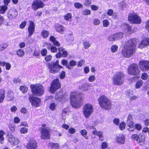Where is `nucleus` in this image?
<instances>
[{"mask_svg": "<svg viewBox=\"0 0 149 149\" xmlns=\"http://www.w3.org/2000/svg\"><path fill=\"white\" fill-rule=\"evenodd\" d=\"M134 41V39H131L125 43L122 51V54L124 57H130L135 52L136 45Z\"/></svg>", "mask_w": 149, "mask_h": 149, "instance_id": "nucleus-1", "label": "nucleus"}, {"mask_svg": "<svg viewBox=\"0 0 149 149\" xmlns=\"http://www.w3.org/2000/svg\"><path fill=\"white\" fill-rule=\"evenodd\" d=\"M80 95L77 92H73L71 93L70 99L71 104L74 108L79 107L81 105V101L80 98Z\"/></svg>", "mask_w": 149, "mask_h": 149, "instance_id": "nucleus-2", "label": "nucleus"}, {"mask_svg": "<svg viewBox=\"0 0 149 149\" xmlns=\"http://www.w3.org/2000/svg\"><path fill=\"white\" fill-rule=\"evenodd\" d=\"M98 101L100 106L102 108L108 110L111 107V103L110 100L104 95H102L100 96L98 99Z\"/></svg>", "mask_w": 149, "mask_h": 149, "instance_id": "nucleus-3", "label": "nucleus"}, {"mask_svg": "<svg viewBox=\"0 0 149 149\" xmlns=\"http://www.w3.org/2000/svg\"><path fill=\"white\" fill-rule=\"evenodd\" d=\"M125 75L121 72H118L114 74L112 78L113 84L116 85L120 86L124 82Z\"/></svg>", "mask_w": 149, "mask_h": 149, "instance_id": "nucleus-4", "label": "nucleus"}, {"mask_svg": "<svg viewBox=\"0 0 149 149\" xmlns=\"http://www.w3.org/2000/svg\"><path fill=\"white\" fill-rule=\"evenodd\" d=\"M30 87L32 93L35 95L40 96L44 93V88L41 84L31 85Z\"/></svg>", "mask_w": 149, "mask_h": 149, "instance_id": "nucleus-5", "label": "nucleus"}, {"mask_svg": "<svg viewBox=\"0 0 149 149\" xmlns=\"http://www.w3.org/2000/svg\"><path fill=\"white\" fill-rule=\"evenodd\" d=\"M48 68L50 72L55 73L58 72L63 67L59 64V61L57 60L55 63L51 62L47 64Z\"/></svg>", "mask_w": 149, "mask_h": 149, "instance_id": "nucleus-6", "label": "nucleus"}, {"mask_svg": "<svg viewBox=\"0 0 149 149\" xmlns=\"http://www.w3.org/2000/svg\"><path fill=\"white\" fill-rule=\"evenodd\" d=\"M128 19L130 22L132 24H139L141 22L140 17L134 12L131 13L129 14Z\"/></svg>", "mask_w": 149, "mask_h": 149, "instance_id": "nucleus-7", "label": "nucleus"}, {"mask_svg": "<svg viewBox=\"0 0 149 149\" xmlns=\"http://www.w3.org/2000/svg\"><path fill=\"white\" fill-rule=\"evenodd\" d=\"M93 111V105L90 103L85 104L83 107V112L85 117L88 118L92 114Z\"/></svg>", "mask_w": 149, "mask_h": 149, "instance_id": "nucleus-8", "label": "nucleus"}, {"mask_svg": "<svg viewBox=\"0 0 149 149\" xmlns=\"http://www.w3.org/2000/svg\"><path fill=\"white\" fill-rule=\"evenodd\" d=\"M127 72L129 74L136 75L139 74L140 71L137 64H132L128 68Z\"/></svg>", "mask_w": 149, "mask_h": 149, "instance_id": "nucleus-9", "label": "nucleus"}, {"mask_svg": "<svg viewBox=\"0 0 149 149\" xmlns=\"http://www.w3.org/2000/svg\"><path fill=\"white\" fill-rule=\"evenodd\" d=\"M126 124L127 129L128 130L130 131H133L135 130V125L133 121L132 116L131 114H129L127 116Z\"/></svg>", "mask_w": 149, "mask_h": 149, "instance_id": "nucleus-10", "label": "nucleus"}, {"mask_svg": "<svg viewBox=\"0 0 149 149\" xmlns=\"http://www.w3.org/2000/svg\"><path fill=\"white\" fill-rule=\"evenodd\" d=\"M61 86V84L59 79H54L51 83L50 91L52 93H54L57 89L60 88Z\"/></svg>", "mask_w": 149, "mask_h": 149, "instance_id": "nucleus-11", "label": "nucleus"}, {"mask_svg": "<svg viewBox=\"0 0 149 149\" xmlns=\"http://www.w3.org/2000/svg\"><path fill=\"white\" fill-rule=\"evenodd\" d=\"M40 137L42 139H48L50 137L49 129L48 127H41L40 129Z\"/></svg>", "mask_w": 149, "mask_h": 149, "instance_id": "nucleus-12", "label": "nucleus"}, {"mask_svg": "<svg viewBox=\"0 0 149 149\" xmlns=\"http://www.w3.org/2000/svg\"><path fill=\"white\" fill-rule=\"evenodd\" d=\"M29 100L32 106L33 107H37L39 106L40 104V99L38 97H34L33 95H29Z\"/></svg>", "mask_w": 149, "mask_h": 149, "instance_id": "nucleus-13", "label": "nucleus"}, {"mask_svg": "<svg viewBox=\"0 0 149 149\" xmlns=\"http://www.w3.org/2000/svg\"><path fill=\"white\" fill-rule=\"evenodd\" d=\"M44 6V3L41 1L35 0L33 1L32 8L34 10H37L39 8H43Z\"/></svg>", "mask_w": 149, "mask_h": 149, "instance_id": "nucleus-14", "label": "nucleus"}, {"mask_svg": "<svg viewBox=\"0 0 149 149\" xmlns=\"http://www.w3.org/2000/svg\"><path fill=\"white\" fill-rule=\"evenodd\" d=\"M139 66L143 71H146L149 70V61H141L139 63Z\"/></svg>", "mask_w": 149, "mask_h": 149, "instance_id": "nucleus-15", "label": "nucleus"}, {"mask_svg": "<svg viewBox=\"0 0 149 149\" xmlns=\"http://www.w3.org/2000/svg\"><path fill=\"white\" fill-rule=\"evenodd\" d=\"M58 52L56 54V57L57 58H60L62 57H66L68 56V52L63 47H60L58 49Z\"/></svg>", "mask_w": 149, "mask_h": 149, "instance_id": "nucleus-16", "label": "nucleus"}, {"mask_svg": "<svg viewBox=\"0 0 149 149\" xmlns=\"http://www.w3.org/2000/svg\"><path fill=\"white\" fill-rule=\"evenodd\" d=\"M8 141L11 145H15L17 144L19 142V140L16 137L12 135H8L7 136Z\"/></svg>", "mask_w": 149, "mask_h": 149, "instance_id": "nucleus-17", "label": "nucleus"}, {"mask_svg": "<svg viewBox=\"0 0 149 149\" xmlns=\"http://www.w3.org/2000/svg\"><path fill=\"white\" fill-rule=\"evenodd\" d=\"M149 45V38H144L138 45V47L140 49Z\"/></svg>", "mask_w": 149, "mask_h": 149, "instance_id": "nucleus-18", "label": "nucleus"}, {"mask_svg": "<svg viewBox=\"0 0 149 149\" xmlns=\"http://www.w3.org/2000/svg\"><path fill=\"white\" fill-rule=\"evenodd\" d=\"M116 141L119 144H123L124 143L125 140V136L122 134L117 135L115 137Z\"/></svg>", "mask_w": 149, "mask_h": 149, "instance_id": "nucleus-19", "label": "nucleus"}, {"mask_svg": "<svg viewBox=\"0 0 149 149\" xmlns=\"http://www.w3.org/2000/svg\"><path fill=\"white\" fill-rule=\"evenodd\" d=\"M68 99V96L67 94L64 95H61L59 94H56L55 96V99L56 101L60 102H64Z\"/></svg>", "mask_w": 149, "mask_h": 149, "instance_id": "nucleus-20", "label": "nucleus"}, {"mask_svg": "<svg viewBox=\"0 0 149 149\" xmlns=\"http://www.w3.org/2000/svg\"><path fill=\"white\" fill-rule=\"evenodd\" d=\"M37 143L36 141L34 139L31 140L26 146L27 149H36L37 147Z\"/></svg>", "mask_w": 149, "mask_h": 149, "instance_id": "nucleus-21", "label": "nucleus"}, {"mask_svg": "<svg viewBox=\"0 0 149 149\" xmlns=\"http://www.w3.org/2000/svg\"><path fill=\"white\" fill-rule=\"evenodd\" d=\"M30 25L28 28V36L31 37L35 31V25L34 23L31 21H29Z\"/></svg>", "mask_w": 149, "mask_h": 149, "instance_id": "nucleus-22", "label": "nucleus"}, {"mask_svg": "<svg viewBox=\"0 0 149 149\" xmlns=\"http://www.w3.org/2000/svg\"><path fill=\"white\" fill-rule=\"evenodd\" d=\"M17 14V12L16 9H11L8 12V16L10 19H14L16 18Z\"/></svg>", "mask_w": 149, "mask_h": 149, "instance_id": "nucleus-23", "label": "nucleus"}, {"mask_svg": "<svg viewBox=\"0 0 149 149\" xmlns=\"http://www.w3.org/2000/svg\"><path fill=\"white\" fill-rule=\"evenodd\" d=\"M55 28L56 31L63 34L65 29V27L61 25L57 24L55 25Z\"/></svg>", "mask_w": 149, "mask_h": 149, "instance_id": "nucleus-24", "label": "nucleus"}, {"mask_svg": "<svg viewBox=\"0 0 149 149\" xmlns=\"http://www.w3.org/2000/svg\"><path fill=\"white\" fill-rule=\"evenodd\" d=\"M65 38L67 41L70 43H71L73 41L74 38L72 32H70L65 35Z\"/></svg>", "mask_w": 149, "mask_h": 149, "instance_id": "nucleus-25", "label": "nucleus"}, {"mask_svg": "<svg viewBox=\"0 0 149 149\" xmlns=\"http://www.w3.org/2000/svg\"><path fill=\"white\" fill-rule=\"evenodd\" d=\"M124 26L125 29L124 31L125 33H126L127 34H130L134 32V30L131 29V27L128 24H124Z\"/></svg>", "mask_w": 149, "mask_h": 149, "instance_id": "nucleus-26", "label": "nucleus"}, {"mask_svg": "<svg viewBox=\"0 0 149 149\" xmlns=\"http://www.w3.org/2000/svg\"><path fill=\"white\" fill-rule=\"evenodd\" d=\"M145 139V137L144 135L139 134L138 139H136V141L139 145H142L144 144Z\"/></svg>", "mask_w": 149, "mask_h": 149, "instance_id": "nucleus-27", "label": "nucleus"}, {"mask_svg": "<svg viewBox=\"0 0 149 149\" xmlns=\"http://www.w3.org/2000/svg\"><path fill=\"white\" fill-rule=\"evenodd\" d=\"M88 129H92L93 134L98 136L99 137L102 135L103 133L101 132H98L96 131L95 129L93 126H89L87 127Z\"/></svg>", "mask_w": 149, "mask_h": 149, "instance_id": "nucleus-28", "label": "nucleus"}, {"mask_svg": "<svg viewBox=\"0 0 149 149\" xmlns=\"http://www.w3.org/2000/svg\"><path fill=\"white\" fill-rule=\"evenodd\" d=\"M50 40L53 43V44L54 45L56 46H60L61 45V44L59 42L56 40L55 38L53 36H52L50 38Z\"/></svg>", "mask_w": 149, "mask_h": 149, "instance_id": "nucleus-29", "label": "nucleus"}, {"mask_svg": "<svg viewBox=\"0 0 149 149\" xmlns=\"http://www.w3.org/2000/svg\"><path fill=\"white\" fill-rule=\"evenodd\" d=\"M90 87V85L86 83L84 84L81 86H80L79 88L80 89L83 91H86L89 89Z\"/></svg>", "mask_w": 149, "mask_h": 149, "instance_id": "nucleus-30", "label": "nucleus"}, {"mask_svg": "<svg viewBox=\"0 0 149 149\" xmlns=\"http://www.w3.org/2000/svg\"><path fill=\"white\" fill-rule=\"evenodd\" d=\"M77 64L76 62L74 60H72L70 61L69 63L67 65L66 68L69 69H71L72 67L75 66Z\"/></svg>", "mask_w": 149, "mask_h": 149, "instance_id": "nucleus-31", "label": "nucleus"}, {"mask_svg": "<svg viewBox=\"0 0 149 149\" xmlns=\"http://www.w3.org/2000/svg\"><path fill=\"white\" fill-rule=\"evenodd\" d=\"M47 48L48 50H50L52 53H56L57 52V48L53 45H49L48 46Z\"/></svg>", "mask_w": 149, "mask_h": 149, "instance_id": "nucleus-32", "label": "nucleus"}, {"mask_svg": "<svg viewBox=\"0 0 149 149\" xmlns=\"http://www.w3.org/2000/svg\"><path fill=\"white\" fill-rule=\"evenodd\" d=\"M83 45L84 47L86 49H88L91 46V44L90 42L88 40L83 41Z\"/></svg>", "mask_w": 149, "mask_h": 149, "instance_id": "nucleus-33", "label": "nucleus"}, {"mask_svg": "<svg viewBox=\"0 0 149 149\" xmlns=\"http://www.w3.org/2000/svg\"><path fill=\"white\" fill-rule=\"evenodd\" d=\"M24 51L21 49H19L16 51L17 55L19 57H22L24 54Z\"/></svg>", "mask_w": 149, "mask_h": 149, "instance_id": "nucleus-34", "label": "nucleus"}, {"mask_svg": "<svg viewBox=\"0 0 149 149\" xmlns=\"http://www.w3.org/2000/svg\"><path fill=\"white\" fill-rule=\"evenodd\" d=\"M8 100L10 101L13 100L14 98V94L12 92L9 91L8 92L7 96Z\"/></svg>", "mask_w": 149, "mask_h": 149, "instance_id": "nucleus-35", "label": "nucleus"}, {"mask_svg": "<svg viewBox=\"0 0 149 149\" xmlns=\"http://www.w3.org/2000/svg\"><path fill=\"white\" fill-rule=\"evenodd\" d=\"M1 65L3 66H6V68L7 70H9L11 66L10 63H6L5 62H1Z\"/></svg>", "mask_w": 149, "mask_h": 149, "instance_id": "nucleus-36", "label": "nucleus"}, {"mask_svg": "<svg viewBox=\"0 0 149 149\" xmlns=\"http://www.w3.org/2000/svg\"><path fill=\"white\" fill-rule=\"evenodd\" d=\"M49 146L52 149H57L58 148L59 145L58 143L52 142L49 143Z\"/></svg>", "mask_w": 149, "mask_h": 149, "instance_id": "nucleus-37", "label": "nucleus"}, {"mask_svg": "<svg viewBox=\"0 0 149 149\" xmlns=\"http://www.w3.org/2000/svg\"><path fill=\"white\" fill-rule=\"evenodd\" d=\"M49 33L48 31L44 30L42 31L41 35L43 38H47L49 35Z\"/></svg>", "mask_w": 149, "mask_h": 149, "instance_id": "nucleus-38", "label": "nucleus"}, {"mask_svg": "<svg viewBox=\"0 0 149 149\" xmlns=\"http://www.w3.org/2000/svg\"><path fill=\"white\" fill-rule=\"evenodd\" d=\"M114 35L116 40L121 39L123 37V34L122 33H117Z\"/></svg>", "mask_w": 149, "mask_h": 149, "instance_id": "nucleus-39", "label": "nucleus"}, {"mask_svg": "<svg viewBox=\"0 0 149 149\" xmlns=\"http://www.w3.org/2000/svg\"><path fill=\"white\" fill-rule=\"evenodd\" d=\"M7 8L8 7H7L6 6H0V13H4L6 10L7 9Z\"/></svg>", "mask_w": 149, "mask_h": 149, "instance_id": "nucleus-40", "label": "nucleus"}, {"mask_svg": "<svg viewBox=\"0 0 149 149\" xmlns=\"http://www.w3.org/2000/svg\"><path fill=\"white\" fill-rule=\"evenodd\" d=\"M64 19L66 21H70L72 18V15L70 13H68L64 16Z\"/></svg>", "mask_w": 149, "mask_h": 149, "instance_id": "nucleus-41", "label": "nucleus"}, {"mask_svg": "<svg viewBox=\"0 0 149 149\" xmlns=\"http://www.w3.org/2000/svg\"><path fill=\"white\" fill-rule=\"evenodd\" d=\"M5 97V92L2 90L0 92V103L2 102L3 100Z\"/></svg>", "mask_w": 149, "mask_h": 149, "instance_id": "nucleus-42", "label": "nucleus"}, {"mask_svg": "<svg viewBox=\"0 0 149 149\" xmlns=\"http://www.w3.org/2000/svg\"><path fill=\"white\" fill-rule=\"evenodd\" d=\"M143 81L140 80L136 82L135 84V88H139L143 84Z\"/></svg>", "mask_w": 149, "mask_h": 149, "instance_id": "nucleus-43", "label": "nucleus"}, {"mask_svg": "<svg viewBox=\"0 0 149 149\" xmlns=\"http://www.w3.org/2000/svg\"><path fill=\"white\" fill-rule=\"evenodd\" d=\"M118 48L117 45H113L111 48V51L112 53H115L117 52Z\"/></svg>", "mask_w": 149, "mask_h": 149, "instance_id": "nucleus-44", "label": "nucleus"}, {"mask_svg": "<svg viewBox=\"0 0 149 149\" xmlns=\"http://www.w3.org/2000/svg\"><path fill=\"white\" fill-rule=\"evenodd\" d=\"M108 40L110 41H113L116 40L114 34L110 35L108 37Z\"/></svg>", "mask_w": 149, "mask_h": 149, "instance_id": "nucleus-45", "label": "nucleus"}, {"mask_svg": "<svg viewBox=\"0 0 149 149\" xmlns=\"http://www.w3.org/2000/svg\"><path fill=\"white\" fill-rule=\"evenodd\" d=\"M20 88L23 93L26 92L28 89V88L25 86H21Z\"/></svg>", "mask_w": 149, "mask_h": 149, "instance_id": "nucleus-46", "label": "nucleus"}, {"mask_svg": "<svg viewBox=\"0 0 149 149\" xmlns=\"http://www.w3.org/2000/svg\"><path fill=\"white\" fill-rule=\"evenodd\" d=\"M56 107V105L54 103H51L49 105V108L50 109L52 110H54Z\"/></svg>", "mask_w": 149, "mask_h": 149, "instance_id": "nucleus-47", "label": "nucleus"}, {"mask_svg": "<svg viewBox=\"0 0 149 149\" xmlns=\"http://www.w3.org/2000/svg\"><path fill=\"white\" fill-rule=\"evenodd\" d=\"M28 131V129L25 127H23L20 130V131L21 133L23 134H26Z\"/></svg>", "mask_w": 149, "mask_h": 149, "instance_id": "nucleus-48", "label": "nucleus"}, {"mask_svg": "<svg viewBox=\"0 0 149 149\" xmlns=\"http://www.w3.org/2000/svg\"><path fill=\"white\" fill-rule=\"evenodd\" d=\"M3 131H0V142L1 144L3 143V142L2 141L4 139V138L3 137Z\"/></svg>", "mask_w": 149, "mask_h": 149, "instance_id": "nucleus-49", "label": "nucleus"}, {"mask_svg": "<svg viewBox=\"0 0 149 149\" xmlns=\"http://www.w3.org/2000/svg\"><path fill=\"white\" fill-rule=\"evenodd\" d=\"M8 46L7 43H5L3 45H0V51L3 50L6 48Z\"/></svg>", "mask_w": 149, "mask_h": 149, "instance_id": "nucleus-50", "label": "nucleus"}, {"mask_svg": "<svg viewBox=\"0 0 149 149\" xmlns=\"http://www.w3.org/2000/svg\"><path fill=\"white\" fill-rule=\"evenodd\" d=\"M85 63V61L84 60H81L78 62L77 66L78 67H81Z\"/></svg>", "mask_w": 149, "mask_h": 149, "instance_id": "nucleus-51", "label": "nucleus"}, {"mask_svg": "<svg viewBox=\"0 0 149 149\" xmlns=\"http://www.w3.org/2000/svg\"><path fill=\"white\" fill-rule=\"evenodd\" d=\"M91 0H86L84 3V4L87 7H89L91 3Z\"/></svg>", "mask_w": 149, "mask_h": 149, "instance_id": "nucleus-52", "label": "nucleus"}, {"mask_svg": "<svg viewBox=\"0 0 149 149\" xmlns=\"http://www.w3.org/2000/svg\"><path fill=\"white\" fill-rule=\"evenodd\" d=\"M119 128L120 130H124L125 127V124L124 122L121 123L119 125Z\"/></svg>", "mask_w": 149, "mask_h": 149, "instance_id": "nucleus-53", "label": "nucleus"}, {"mask_svg": "<svg viewBox=\"0 0 149 149\" xmlns=\"http://www.w3.org/2000/svg\"><path fill=\"white\" fill-rule=\"evenodd\" d=\"M82 13L83 15H90L91 13V12L89 10L85 9L83 11Z\"/></svg>", "mask_w": 149, "mask_h": 149, "instance_id": "nucleus-54", "label": "nucleus"}, {"mask_svg": "<svg viewBox=\"0 0 149 149\" xmlns=\"http://www.w3.org/2000/svg\"><path fill=\"white\" fill-rule=\"evenodd\" d=\"M148 78V74L145 73H143L141 76V78L142 79L146 80Z\"/></svg>", "mask_w": 149, "mask_h": 149, "instance_id": "nucleus-55", "label": "nucleus"}, {"mask_svg": "<svg viewBox=\"0 0 149 149\" xmlns=\"http://www.w3.org/2000/svg\"><path fill=\"white\" fill-rule=\"evenodd\" d=\"M102 23L103 26L105 27L108 26L109 25V22L108 20L107 19L104 20L102 22Z\"/></svg>", "mask_w": 149, "mask_h": 149, "instance_id": "nucleus-56", "label": "nucleus"}, {"mask_svg": "<svg viewBox=\"0 0 149 149\" xmlns=\"http://www.w3.org/2000/svg\"><path fill=\"white\" fill-rule=\"evenodd\" d=\"M133 91L132 90H129L127 91L126 92V94L129 97V98L132 96L133 95Z\"/></svg>", "mask_w": 149, "mask_h": 149, "instance_id": "nucleus-57", "label": "nucleus"}, {"mask_svg": "<svg viewBox=\"0 0 149 149\" xmlns=\"http://www.w3.org/2000/svg\"><path fill=\"white\" fill-rule=\"evenodd\" d=\"M100 19H94L93 21V24L95 25H99L100 23Z\"/></svg>", "mask_w": 149, "mask_h": 149, "instance_id": "nucleus-58", "label": "nucleus"}, {"mask_svg": "<svg viewBox=\"0 0 149 149\" xmlns=\"http://www.w3.org/2000/svg\"><path fill=\"white\" fill-rule=\"evenodd\" d=\"M52 56L50 55H47L45 57V60L47 62L50 61H51Z\"/></svg>", "mask_w": 149, "mask_h": 149, "instance_id": "nucleus-59", "label": "nucleus"}, {"mask_svg": "<svg viewBox=\"0 0 149 149\" xmlns=\"http://www.w3.org/2000/svg\"><path fill=\"white\" fill-rule=\"evenodd\" d=\"M47 49H42L41 52V54L42 56H45L47 54Z\"/></svg>", "mask_w": 149, "mask_h": 149, "instance_id": "nucleus-60", "label": "nucleus"}, {"mask_svg": "<svg viewBox=\"0 0 149 149\" xmlns=\"http://www.w3.org/2000/svg\"><path fill=\"white\" fill-rule=\"evenodd\" d=\"M74 6L75 7L77 8H82L83 6L80 3H76L74 4Z\"/></svg>", "mask_w": 149, "mask_h": 149, "instance_id": "nucleus-61", "label": "nucleus"}, {"mask_svg": "<svg viewBox=\"0 0 149 149\" xmlns=\"http://www.w3.org/2000/svg\"><path fill=\"white\" fill-rule=\"evenodd\" d=\"M10 110L11 112H15L17 110V107L15 106H13L10 108Z\"/></svg>", "mask_w": 149, "mask_h": 149, "instance_id": "nucleus-62", "label": "nucleus"}, {"mask_svg": "<svg viewBox=\"0 0 149 149\" xmlns=\"http://www.w3.org/2000/svg\"><path fill=\"white\" fill-rule=\"evenodd\" d=\"M26 24V21H24L22 22L19 25V27L21 29L24 28Z\"/></svg>", "mask_w": 149, "mask_h": 149, "instance_id": "nucleus-63", "label": "nucleus"}, {"mask_svg": "<svg viewBox=\"0 0 149 149\" xmlns=\"http://www.w3.org/2000/svg\"><path fill=\"white\" fill-rule=\"evenodd\" d=\"M95 77L94 75H91L90 76L88 79V80L90 82H93L95 80Z\"/></svg>", "mask_w": 149, "mask_h": 149, "instance_id": "nucleus-64", "label": "nucleus"}]
</instances>
